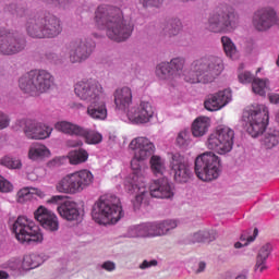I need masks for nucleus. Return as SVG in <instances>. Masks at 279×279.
<instances>
[{"label":"nucleus","instance_id":"dca6fc26","mask_svg":"<svg viewBox=\"0 0 279 279\" xmlns=\"http://www.w3.org/2000/svg\"><path fill=\"white\" fill-rule=\"evenodd\" d=\"M155 113L156 109L151 101L141 100L140 104L128 110L126 117L135 125H145L154 119Z\"/></svg>","mask_w":279,"mask_h":279},{"label":"nucleus","instance_id":"7ed1b4c3","mask_svg":"<svg viewBox=\"0 0 279 279\" xmlns=\"http://www.w3.org/2000/svg\"><path fill=\"white\" fill-rule=\"evenodd\" d=\"M223 59L219 57H205L192 62L191 71L185 76L190 84H210L223 73Z\"/></svg>","mask_w":279,"mask_h":279},{"label":"nucleus","instance_id":"39448f33","mask_svg":"<svg viewBox=\"0 0 279 279\" xmlns=\"http://www.w3.org/2000/svg\"><path fill=\"white\" fill-rule=\"evenodd\" d=\"M56 84L53 74L47 70H33L19 80L20 90L31 97H40L45 93H49Z\"/></svg>","mask_w":279,"mask_h":279},{"label":"nucleus","instance_id":"c756f323","mask_svg":"<svg viewBox=\"0 0 279 279\" xmlns=\"http://www.w3.org/2000/svg\"><path fill=\"white\" fill-rule=\"evenodd\" d=\"M51 156V150L47 148L44 144L33 143L28 149V158L35 162H40V160H45V158H49Z\"/></svg>","mask_w":279,"mask_h":279},{"label":"nucleus","instance_id":"37998d69","mask_svg":"<svg viewBox=\"0 0 279 279\" xmlns=\"http://www.w3.org/2000/svg\"><path fill=\"white\" fill-rule=\"evenodd\" d=\"M221 43H222V47L226 56H228V58H231V60H236V53H238L236 46L234 45L232 39H230V37L228 36H223L221 38Z\"/></svg>","mask_w":279,"mask_h":279},{"label":"nucleus","instance_id":"bb28decb","mask_svg":"<svg viewBox=\"0 0 279 279\" xmlns=\"http://www.w3.org/2000/svg\"><path fill=\"white\" fill-rule=\"evenodd\" d=\"M150 236H165L171 230L178 228V220H163L159 222H148Z\"/></svg>","mask_w":279,"mask_h":279},{"label":"nucleus","instance_id":"e2e57ef3","mask_svg":"<svg viewBox=\"0 0 279 279\" xmlns=\"http://www.w3.org/2000/svg\"><path fill=\"white\" fill-rule=\"evenodd\" d=\"M48 167H60V158H54L48 162Z\"/></svg>","mask_w":279,"mask_h":279},{"label":"nucleus","instance_id":"4d7b16f0","mask_svg":"<svg viewBox=\"0 0 279 279\" xmlns=\"http://www.w3.org/2000/svg\"><path fill=\"white\" fill-rule=\"evenodd\" d=\"M28 12L29 11L27 10V8L22 5H15V10L13 14H15V16H17L19 19H23L28 14Z\"/></svg>","mask_w":279,"mask_h":279},{"label":"nucleus","instance_id":"680f3d73","mask_svg":"<svg viewBox=\"0 0 279 279\" xmlns=\"http://www.w3.org/2000/svg\"><path fill=\"white\" fill-rule=\"evenodd\" d=\"M270 104H279V94L272 93L268 95Z\"/></svg>","mask_w":279,"mask_h":279},{"label":"nucleus","instance_id":"b1692460","mask_svg":"<svg viewBox=\"0 0 279 279\" xmlns=\"http://www.w3.org/2000/svg\"><path fill=\"white\" fill-rule=\"evenodd\" d=\"M133 99L132 88L128 86L120 87L113 93L116 109L121 110V112H125L132 106Z\"/></svg>","mask_w":279,"mask_h":279},{"label":"nucleus","instance_id":"473e14b6","mask_svg":"<svg viewBox=\"0 0 279 279\" xmlns=\"http://www.w3.org/2000/svg\"><path fill=\"white\" fill-rule=\"evenodd\" d=\"M210 128V119L208 117L196 118L192 124V134L196 138L204 136Z\"/></svg>","mask_w":279,"mask_h":279},{"label":"nucleus","instance_id":"0e129e2a","mask_svg":"<svg viewBox=\"0 0 279 279\" xmlns=\"http://www.w3.org/2000/svg\"><path fill=\"white\" fill-rule=\"evenodd\" d=\"M204 269H206V263L201 262V263L198 264L197 272H198V274H202V271H204Z\"/></svg>","mask_w":279,"mask_h":279},{"label":"nucleus","instance_id":"a878e982","mask_svg":"<svg viewBox=\"0 0 279 279\" xmlns=\"http://www.w3.org/2000/svg\"><path fill=\"white\" fill-rule=\"evenodd\" d=\"M45 21L38 15L31 16L26 22V33L31 38H45Z\"/></svg>","mask_w":279,"mask_h":279},{"label":"nucleus","instance_id":"ddd939ff","mask_svg":"<svg viewBox=\"0 0 279 279\" xmlns=\"http://www.w3.org/2000/svg\"><path fill=\"white\" fill-rule=\"evenodd\" d=\"M63 51L69 52V62L71 64H82L86 62L95 51V43L87 38L75 39L70 44H66Z\"/></svg>","mask_w":279,"mask_h":279},{"label":"nucleus","instance_id":"864d4df0","mask_svg":"<svg viewBox=\"0 0 279 279\" xmlns=\"http://www.w3.org/2000/svg\"><path fill=\"white\" fill-rule=\"evenodd\" d=\"M8 265L12 271H23V262L21 259H11Z\"/></svg>","mask_w":279,"mask_h":279},{"label":"nucleus","instance_id":"f8f14e48","mask_svg":"<svg viewBox=\"0 0 279 279\" xmlns=\"http://www.w3.org/2000/svg\"><path fill=\"white\" fill-rule=\"evenodd\" d=\"M21 129L29 141H45V138H49L53 132V128L34 119L16 120L13 130L19 132Z\"/></svg>","mask_w":279,"mask_h":279},{"label":"nucleus","instance_id":"aec40b11","mask_svg":"<svg viewBox=\"0 0 279 279\" xmlns=\"http://www.w3.org/2000/svg\"><path fill=\"white\" fill-rule=\"evenodd\" d=\"M274 23H276V10L274 9H262L253 15V27H255L257 32L271 29Z\"/></svg>","mask_w":279,"mask_h":279},{"label":"nucleus","instance_id":"a211bd4d","mask_svg":"<svg viewBox=\"0 0 279 279\" xmlns=\"http://www.w3.org/2000/svg\"><path fill=\"white\" fill-rule=\"evenodd\" d=\"M63 199L64 196L54 195L47 201V204H54L58 206L57 211L62 219H66V221H77V219H80V207H77V203Z\"/></svg>","mask_w":279,"mask_h":279},{"label":"nucleus","instance_id":"393cba45","mask_svg":"<svg viewBox=\"0 0 279 279\" xmlns=\"http://www.w3.org/2000/svg\"><path fill=\"white\" fill-rule=\"evenodd\" d=\"M44 37L58 38L62 34V22L56 15L43 17Z\"/></svg>","mask_w":279,"mask_h":279},{"label":"nucleus","instance_id":"6ab92c4d","mask_svg":"<svg viewBox=\"0 0 279 279\" xmlns=\"http://www.w3.org/2000/svg\"><path fill=\"white\" fill-rule=\"evenodd\" d=\"M34 217L36 221H38L40 226H43L45 230H48L49 232H57V230L60 228L58 216L43 205L35 210Z\"/></svg>","mask_w":279,"mask_h":279},{"label":"nucleus","instance_id":"052dcab7","mask_svg":"<svg viewBox=\"0 0 279 279\" xmlns=\"http://www.w3.org/2000/svg\"><path fill=\"white\" fill-rule=\"evenodd\" d=\"M68 147H82L84 145V142L81 140H69L66 142Z\"/></svg>","mask_w":279,"mask_h":279},{"label":"nucleus","instance_id":"a19ab883","mask_svg":"<svg viewBox=\"0 0 279 279\" xmlns=\"http://www.w3.org/2000/svg\"><path fill=\"white\" fill-rule=\"evenodd\" d=\"M70 165H82L88 160V151L85 149L72 150L68 155Z\"/></svg>","mask_w":279,"mask_h":279},{"label":"nucleus","instance_id":"5701e85b","mask_svg":"<svg viewBox=\"0 0 279 279\" xmlns=\"http://www.w3.org/2000/svg\"><path fill=\"white\" fill-rule=\"evenodd\" d=\"M87 117L94 121H106L108 119V107L106 105V96L89 102L86 110Z\"/></svg>","mask_w":279,"mask_h":279},{"label":"nucleus","instance_id":"4be33fe9","mask_svg":"<svg viewBox=\"0 0 279 279\" xmlns=\"http://www.w3.org/2000/svg\"><path fill=\"white\" fill-rule=\"evenodd\" d=\"M149 193L151 197L157 199H171L174 195L173 186H171V182L167 178L153 181L149 186Z\"/></svg>","mask_w":279,"mask_h":279},{"label":"nucleus","instance_id":"f3484780","mask_svg":"<svg viewBox=\"0 0 279 279\" xmlns=\"http://www.w3.org/2000/svg\"><path fill=\"white\" fill-rule=\"evenodd\" d=\"M170 169L175 182H179V184L189 182L193 175L189 161L179 153L171 154Z\"/></svg>","mask_w":279,"mask_h":279},{"label":"nucleus","instance_id":"2eb2a0df","mask_svg":"<svg viewBox=\"0 0 279 279\" xmlns=\"http://www.w3.org/2000/svg\"><path fill=\"white\" fill-rule=\"evenodd\" d=\"M26 46L25 38L8 31H0L1 56H16V53L24 51Z\"/></svg>","mask_w":279,"mask_h":279},{"label":"nucleus","instance_id":"8fccbe9b","mask_svg":"<svg viewBox=\"0 0 279 279\" xmlns=\"http://www.w3.org/2000/svg\"><path fill=\"white\" fill-rule=\"evenodd\" d=\"M258 236V229L255 228L253 231V235L247 238V242H235L234 247L235 250H241V247H246V245H250V243H254L256 241V238Z\"/></svg>","mask_w":279,"mask_h":279},{"label":"nucleus","instance_id":"1a4fd4ad","mask_svg":"<svg viewBox=\"0 0 279 279\" xmlns=\"http://www.w3.org/2000/svg\"><path fill=\"white\" fill-rule=\"evenodd\" d=\"M236 27H239V14L230 7L211 15L207 25V29L214 34H227L234 32Z\"/></svg>","mask_w":279,"mask_h":279},{"label":"nucleus","instance_id":"f704fd0d","mask_svg":"<svg viewBox=\"0 0 279 279\" xmlns=\"http://www.w3.org/2000/svg\"><path fill=\"white\" fill-rule=\"evenodd\" d=\"M43 263H45V259L38 254L25 255L22 260V270L32 271V269L40 267Z\"/></svg>","mask_w":279,"mask_h":279},{"label":"nucleus","instance_id":"423d86ee","mask_svg":"<svg viewBox=\"0 0 279 279\" xmlns=\"http://www.w3.org/2000/svg\"><path fill=\"white\" fill-rule=\"evenodd\" d=\"M95 182V175L90 170L83 169L63 177L56 185L58 193H66L75 195V193H82L85 189H88L90 184Z\"/></svg>","mask_w":279,"mask_h":279},{"label":"nucleus","instance_id":"0eeeda50","mask_svg":"<svg viewBox=\"0 0 279 279\" xmlns=\"http://www.w3.org/2000/svg\"><path fill=\"white\" fill-rule=\"evenodd\" d=\"M195 174L203 182H213L221 175V158L213 151H206L195 159Z\"/></svg>","mask_w":279,"mask_h":279},{"label":"nucleus","instance_id":"3c124183","mask_svg":"<svg viewBox=\"0 0 279 279\" xmlns=\"http://www.w3.org/2000/svg\"><path fill=\"white\" fill-rule=\"evenodd\" d=\"M10 123H12V119L10 118V114L0 110V131L8 130V128H10Z\"/></svg>","mask_w":279,"mask_h":279},{"label":"nucleus","instance_id":"f257e3e1","mask_svg":"<svg viewBox=\"0 0 279 279\" xmlns=\"http://www.w3.org/2000/svg\"><path fill=\"white\" fill-rule=\"evenodd\" d=\"M129 149L134 154L133 159L131 160V169L133 173L124 181V189L130 195H135L133 206L135 209H138L141 208V204L147 199V195H149L141 162L150 158L154 151H156V146L149 138L140 136L131 141Z\"/></svg>","mask_w":279,"mask_h":279},{"label":"nucleus","instance_id":"c03bdc74","mask_svg":"<svg viewBox=\"0 0 279 279\" xmlns=\"http://www.w3.org/2000/svg\"><path fill=\"white\" fill-rule=\"evenodd\" d=\"M85 133L80 134L78 136H82L83 138H85V142L88 145H97L99 143H101L102 141V136L101 134L90 131L89 129L84 128Z\"/></svg>","mask_w":279,"mask_h":279},{"label":"nucleus","instance_id":"c85d7f7f","mask_svg":"<svg viewBox=\"0 0 279 279\" xmlns=\"http://www.w3.org/2000/svg\"><path fill=\"white\" fill-rule=\"evenodd\" d=\"M274 250V246H271L270 243L264 244L257 254L256 257V264H255V271L258 274H263V271H267V258L271 255V251Z\"/></svg>","mask_w":279,"mask_h":279},{"label":"nucleus","instance_id":"6e6552de","mask_svg":"<svg viewBox=\"0 0 279 279\" xmlns=\"http://www.w3.org/2000/svg\"><path fill=\"white\" fill-rule=\"evenodd\" d=\"M13 232L15 233L17 241L25 245L43 243L44 238L43 232H40V227L26 216H20L15 220L13 225Z\"/></svg>","mask_w":279,"mask_h":279},{"label":"nucleus","instance_id":"79ce46f5","mask_svg":"<svg viewBox=\"0 0 279 279\" xmlns=\"http://www.w3.org/2000/svg\"><path fill=\"white\" fill-rule=\"evenodd\" d=\"M263 145H265L266 149H271L279 145V131L269 130L263 138Z\"/></svg>","mask_w":279,"mask_h":279},{"label":"nucleus","instance_id":"c9c22d12","mask_svg":"<svg viewBox=\"0 0 279 279\" xmlns=\"http://www.w3.org/2000/svg\"><path fill=\"white\" fill-rule=\"evenodd\" d=\"M217 239V232L210 230H199L192 235H190V241L192 243H210Z\"/></svg>","mask_w":279,"mask_h":279},{"label":"nucleus","instance_id":"e433bc0d","mask_svg":"<svg viewBox=\"0 0 279 279\" xmlns=\"http://www.w3.org/2000/svg\"><path fill=\"white\" fill-rule=\"evenodd\" d=\"M163 34L168 36V38H173V36H178L180 32H182V21L178 19L169 20L162 29Z\"/></svg>","mask_w":279,"mask_h":279},{"label":"nucleus","instance_id":"cd10ccee","mask_svg":"<svg viewBox=\"0 0 279 279\" xmlns=\"http://www.w3.org/2000/svg\"><path fill=\"white\" fill-rule=\"evenodd\" d=\"M123 239H145L150 238L149 222L129 226L122 234Z\"/></svg>","mask_w":279,"mask_h":279},{"label":"nucleus","instance_id":"69168bd1","mask_svg":"<svg viewBox=\"0 0 279 279\" xmlns=\"http://www.w3.org/2000/svg\"><path fill=\"white\" fill-rule=\"evenodd\" d=\"M73 108H75V110H84V105L82 102H74Z\"/></svg>","mask_w":279,"mask_h":279},{"label":"nucleus","instance_id":"4468645a","mask_svg":"<svg viewBox=\"0 0 279 279\" xmlns=\"http://www.w3.org/2000/svg\"><path fill=\"white\" fill-rule=\"evenodd\" d=\"M74 93L81 101H85L86 104H92L93 101H97V99H101V97H106L104 86L99 81L94 78H84L75 83Z\"/></svg>","mask_w":279,"mask_h":279},{"label":"nucleus","instance_id":"58836bf2","mask_svg":"<svg viewBox=\"0 0 279 279\" xmlns=\"http://www.w3.org/2000/svg\"><path fill=\"white\" fill-rule=\"evenodd\" d=\"M252 90L255 95H259L260 97H265L269 90V80H260L254 78L252 83Z\"/></svg>","mask_w":279,"mask_h":279},{"label":"nucleus","instance_id":"20e7f679","mask_svg":"<svg viewBox=\"0 0 279 279\" xmlns=\"http://www.w3.org/2000/svg\"><path fill=\"white\" fill-rule=\"evenodd\" d=\"M124 213L121 199L114 194H105L95 203L92 217L96 223L108 226L118 223L123 219Z\"/></svg>","mask_w":279,"mask_h":279},{"label":"nucleus","instance_id":"ea45409f","mask_svg":"<svg viewBox=\"0 0 279 279\" xmlns=\"http://www.w3.org/2000/svg\"><path fill=\"white\" fill-rule=\"evenodd\" d=\"M168 64L170 65L172 76L178 77V75L184 72V65L186 64V60L182 57H177L168 61Z\"/></svg>","mask_w":279,"mask_h":279},{"label":"nucleus","instance_id":"bf43d9fd","mask_svg":"<svg viewBox=\"0 0 279 279\" xmlns=\"http://www.w3.org/2000/svg\"><path fill=\"white\" fill-rule=\"evenodd\" d=\"M101 269H105V271H114V269H117V264H114V262H104L101 264Z\"/></svg>","mask_w":279,"mask_h":279},{"label":"nucleus","instance_id":"774afa93","mask_svg":"<svg viewBox=\"0 0 279 279\" xmlns=\"http://www.w3.org/2000/svg\"><path fill=\"white\" fill-rule=\"evenodd\" d=\"M235 279H247V274H240L235 277Z\"/></svg>","mask_w":279,"mask_h":279},{"label":"nucleus","instance_id":"412c9836","mask_svg":"<svg viewBox=\"0 0 279 279\" xmlns=\"http://www.w3.org/2000/svg\"><path fill=\"white\" fill-rule=\"evenodd\" d=\"M232 101V92L230 89L219 90L216 94H211L205 100V108L209 112H217L221 108H226V105Z\"/></svg>","mask_w":279,"mask_h":279},{"label":"nucleus","instance_id":"de8ad7c7","mask_svg":"<svg viewBox=\"0 0 279 279\" xmlns=\"http://www.w3.org/2000/svg\"><path fill=\"white\" fill-rule=\"evenodd\" d=\"M49 5H53L54 8H59L60 10H66L73 0H44Z\"/></svg>","mask_w":279,"mask_h":279},{"label":"nucleus","instance_id":"13d9d810","mask_svg":"<svg viewBox=\"0 0 279 279\" xmlns=\"http://www.w3.org/2000/svg\"><path fill=\"white\" fill-rule=\"evenodd\" d=\"M158 265V260L150 259V260H143V263L140 265V269H149L150 267H156Z\"/></svg>","mask_w":279,"mask_h":279},{"label":"nucleus","instance_id":"2f4dec72","mask_svg":"<svg viewBox=\"0 0 279 279\" xmlns=\"http://www.w3.org/2000/svg\"><path fill=\"white\" fill-rule=\"evenodd\" d=\"M54 129L58 132H62L63 134H70V136H80V134H85L86 131L84 130V126L66 122V121H60L54 124Z\"/></svg>","mask_w":279,"mask_h":279},{"label":"nucleus","instance_id":"9d476101","mask_svg":"<svg viewBox=\"0 0 279 279\" xmlns=\"http://www.w3.org/2000/svg\"><path fill=\"white\" fill-rule=\"evenodd\" d=\"M243 118L246 122V132L253 138L260 136L269 123V110L265 105H257L251 110L245 111Z\"/></svg>","mask_w":279,"mask_h":279},{"label":"nucleus","instance_id":"7c9ffc66","mask_svg":"<svg viewBox=\"0 0 279 279\" xmlns=\"http://www.w3.org/2000/svg\"><path fill=\"white\" fill-rule=\"evenodd\" d=\"M34 196L44 199L45 193L38 187H23L16 194V202L19 204H25V202L34 199Z\"/></svg>","mask_w":279,"mask_h":279},{"label":"nucleus","instance_id":"9b49d317","mask_svg":"<svg viewBox=\"0 0 279 279\" xmlns=\"http://www.w3.org/2000/svg\"><path fill=\"white\" fill-rule=\"evenodd\" d=\"M234 145V130L228 126H218L214 133H211L207 141L206 147L211 151H216L220 156L230 154Z\"/></svg>","mask_w":279,"mask_h":279},{"label":"nucleus","instance_id":"09e8293b","mask_svg":"<svg viewBox=\"0 0 279 279\" xmlns=\"http://www.w3.org/2000/svg\"><path fill=\"white\" fill-rule=\"evenodd\" d=\"M140 5H142L145 10L149 8H160L162 5L163 0H137Z\"/></svg>","mask_w":279,"mask_h":279},{"label":"nucleus","instance_id":"a18cd8bd","mask_svg":"<svg viewBox=\"0 0 279 279\" xmlns=\"http://www.w3.org/2000/svg\"><path fill=\"white\" fill-rule=\"evenodd\" d=\"M177 145L183 148L189 147L191 145V131L183 130L179 132L177 135Z\"/></svg>","mask_w":279,"mask_h":279},{"label":"nucleus","instance_id":"4c0bfd02","mask_svg":"<svg viewBox=\"0 0 279 279\" xmlns=\"http://www.w3.org/2000/svg\"><path fill=\"white\" fill-rule=\"evenodd\" d=\"M150 169L154 175H165L167 172V163L162 157L154 155L150 158Z\"/></svg>","mask_w":279,"mask_h":279},{"label":"nucleus","instance_id":"5fc2aeb1","mask_svg":"<svg viewBox=\"0 0 279 279\" xmlns=\"http://www.w3.org/2000/svg\"><path fill=\"white\" fill-rule=\"evenodd\" d=\"M254 76L250 72H242L239 74V81L241 84H251V82H254Z\"/></svg>","mask_w":279,"mask_h":279},{"label":"nucleus","instance_id":"338daca9","mask_svg":"<svg viewBox=\"0 0 279 279\" xmlns=\"http://www.w3.org/2000/svg\"><path fill=\"white\" fill-rule=\"evenodd\" d=\"M274 25H277V27H279V13H276L275 11V22Z\"/></svg>","mask_w":279,"mask_h":279},{"label":"nucleus","instance_id":"603ef678","mask_svg":"<svg viewBox=\"0 0 279 279\" xmlns=\"http://www.w3.org/2000/svg\"><path fill=\"white\" fill-rule=\"evenodd\" d=\"M13 191L14 185H12L10 181L0 175V193H12Z\"/></svg>","mask_w":279,"mask_h":279},{"label":"nucleus","instance_id":"72a5a7b5","mask_svg":"<svg viewBox=\"0 0 279 279\" xmlns=\"http://www.w3.org/2000/svg\"><path fill=\"white\" fill-rule=\"evenodd\" d=\"M155 75L159 82H171L173 73L171 72L169 61L159 62L155 68Z\"/></svg>","mask_w":279,"mask_h":279},{"label":"nucleus","instance_id":"49530a36","mask_svg":"<svg viewBox=\"0 0 279 279\" xmlns=\"http://www.w3.org/2000/svg\"><path fill=\"white\" fill-rule=\"evenodd\" d=\"M2 165L8 167V169H21L22 167L21 160L12 157H4L2 159Z\"/></svg>","mask_w":279,"mask_h":279},{"label":"nucleus","instance_id":"f03ea898","mask_svg":"<svg viewBox=\"0 0 279 279\" xmlns=\"http://www.w3.org/2000/svg\"><path fill=\"white\" fill-rule=\"evenodd\" d=\"M94 23L98 29L106 32L110 40L123 43L132 36L134 26L125 22L123 11L119 7L100 4L94 13Z\"/></svg>","mask_w":279,"mask_h":279},{"label":"nucleus","instance_id":"6e6d98bb","mask_svg":"<svg viewBox=\"0 0 279 279\" xmlns=\"http://www.w3.org/2000/svg\"><path fill=\"white\" fill-rule=\"evenodd\" d=\"M45 58L46 60H48V62H51L52 64H60V58L58 57V53L53 51L46 52Z\"/></svg>","mask_w":279,"mask_h":279}]
</instances>
